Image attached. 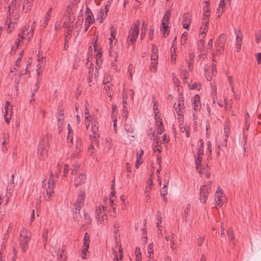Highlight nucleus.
Masks as SVG:
<instances>
[{
	"instance_id": "obj_1",
	"label": "nucleus",
	"mask_w": 261,
	"mask_h": 261,
	"mask_svg": "<svg viewBox=\"0 0 261 261\" xmlns=\"http://www.w3.org/2000/svg\"><path fill=\"white\" fill-rule=\"evenodd\" d=\"M139 28L140 22L137 21L134 23L129 32L127 38L128 41L129 40L133 44H134L136 41L139 32Z\"/></svg>"
},
{
	"instance_id": "obj_2",
	"label": "nucleus",
	"mask_w": 261,
	"mask_h": 261,
	"mask_svg": "<svg viewBox=\"0 0 261 261\" xmlns=\"http://www.w3.org/2000/svg\"><path fill=\"white\" fill-rule=\"evenodd\" d=\"M38 155L40 160H44L47 156L48 144L46 141L42 140L39 142L38 147Z\"/></svg>"
},
{
	"instance_id": "obj_3",
	"label": "nucleus",
	"mask_w": 261,
	"mask_h": 261,
	"mask_svg": "<svg viewBox=\"0 0 261 261\" xmlns=\"http://www.w3.org/2000/svg\"><path fill=\"white\" fill-rule=\"evenodd\" d=\"M107 211V207L104 206H99L98 207H96L95 210L96 218L98 221L103 222L107 219V216L106 215Z\"/></svg>"
},
{
	"instance_id": "obj_4",
	"label": "nucleus",
	"mask_w": 261,
	"mask_h": 261,
	"mask_svg": "<svg viewBox=\"0 0 261 261\" xmlns=\"http://www.w3.org/2000/svg\"><path fill=\"white\" fill-rule=\"evenodd\" d=\"M210 192V189L207 188L206 186H201L200 187L199 199L201 203H204L206 202Z\"/></svg>"
},
{
	"instance_id": "obj_5",
	"label": "nucleus",
	"mask_w": 261,
	"mask_h": 261,
	"mask_svg": "<svg viewBox=\"0 0 261 261\" xmlns=\"http://www.w3.org/2000/svg\"><path fill=\"white\" fill-rule=\"evenodd\" d=\"M84 195L85 194L81 192L78 195L76 202L74 204L73 208L75 209V212H78L81 210V207L84 204Z\"/></svg>"
},
{
	"instance_id": "obj_6",
	"label": "nucleus",
	"mask_w": 261,
	"mask_h": 261,
	"mask_svg": "<svg viewBox=\"0 0 261 261\" xmlns=\"http://www.w3.org/2000/svg\"><path fill=\"white\" fill-rule=\"evenodd\" d=\"M124 128L127 133V137L130 140H132L135 137L134 128L129 123H125Z\"/></svg>"
},
{
	"instance_id": "obj_7",
	"label": "nucleus",
	"mask_w": 261,
	"mask_h": 261,
	"mask_svg": "<svg viewBox=\"0 0 261 261\" xmlns=\"http://www.w3.org/2000/svg\"><path fill=\"white\" fill-rule=\"evenodd\" d=\"M192 108L195 112L199 111L201 108V102L200 100V97L198 95H196L192 99Z\"/></svg>"
},
{
	"instance_id": "obj_8",
	"label": "nucleus",
	"mask_w": 261,
	"mask_h": 261,
	"mask_svg": "<svg viewBox=\"0 0 261 261\" xmlns=\"http://www.w3.org/2000/svg\"><path fill=\"white\" fill-rule=\"evenodd\" d=\"M203 154V150L199 148L197 154V158L195 159V164L197 170H199L200 166H201L202 156Z\"/></svg>"
},
{
	"instance_id": "obj_9",
	"label": "nucleus",
	"mask_w": 261,
	"mask_h": 261,
	"mask_svg": "<svg viewBox=\"0 0 261 261\" xmlns=\"http://www.w3.org/2000/svg\"><path fill=\"white\" fill-rule=\"evenodd\" d=\"M64 118V113L61 110L59 112L58 114V130L59 133H60L62 131V124L63 123V120Z\"/></svg>"
},
{
	"instance_id": "obj_10",
	"label": "nucleus",
	"mask_w": 261,
	"mask_h": 261,
	"mask_svg": "<svg viewBox=\"0 0 261 261\" xmlns=\"http://www.w3.org/2000/svg\"><path fill=\"white\" fill-rule=\"evenodd\" d=\"M183 20L182 21V25L184 28L188 29L189 26L191 23V17L188 13H184L183 15Z\"/></svg>"
},
{
	"instance_id": "obj_11",
	"label": "nucleus",
	"mask_w": 261,
	"mask_h": 261,
	"mask_svg": "<svg viewBox=\"0 0 261 261\" xmlns=\"http://www.w3.org/2000/svg\"><path fill=\"white\" fill-rule=\"evenodd\" d=\"M30 239V236L29 235H27L20 240V246L23 252L25 251L26 249L28 247V243Z\"/></svg>"
},
{
	"instance_id": "obj_12",
	"label": "nucleus",
	"mask_w": 261,
	"mask_h": 261,
	"mask_svg": "<svg viewBox=\"0 0 261 261\" xmlns=\"http://www.w3.org/2000/svg\"><path fill=\"white\" fill-rule=\"evenodd\" d=\"M164 186L162 188L160 193H161V195L163 197V199L165 201H167V199L165 197V196L167 194V189L166 187H167V185L168 184V182H169L168 179H164Z\"/></svg>"
},
{
	"instance_id": "obj_13",
	"label": "nucleus",
	"mask_w": 261,
	"mask_h": 261,
	"mask_svg": "<svg viewBox=\"0 0 261 261\" xmlns=\"http://www.w3.org/2000/svg\"><path fill=\"white\" fill-rule=\"evenodd\" d=\"M86 176L83 174H80L74 179V186L77 187L81 183H84L86 180Z\"/></svg>"
},
{
	"instance_id": "obj_14",
	"label": "nucleus",
	"mask_w": 261,
	"mask_h": 261,
	"mask_svg": "<svg viewBox=\"0 0 261 261\" xmlns=\"http://www.w3.org/2000/svg\"><path fill=\"white\" fill-rule=\"evenodd\" d=\"M222 194L221 191H217L215 194V200L218 205H220L221 203L224 202V199L221 198Z\"/></svg>"
},
{
	"instance_id": "obj_15",
	"label": "nucleus",
	"mask_w": 261,
	"mask_h": 261,
	"mask_svg": "<svg viewBox=\"0 0 261 261\" xmlns=\"http://www.w3.org/2000/svg\"><path fill=\"white\" fill-rule=\"evenodd\" d=\"M112 46H110L109 49V55L110 57L114 60V62H116L117 59L118 57L119 49L118 48H116L115 50L114 49H112Z\"/></svg>"
},
{
	"instance_id": "obj_16",
	"label": "nucleus",
	"mask_w": 261,
	"mask_h": 261,
	"mask_svg": "<svg viewBox=\"0 0 261 261\" xmlns=\"http://www.w3.org/2000/svg\"><path fill=\"white\" fill-rule=\"evenodd\" d=\"M86 20H85L86 22L88 23L89 24H92L93 22V19L92 18L93 14H92L90 9L88 7H87V9H86Z\"/></svg>"
},
{
	"instance_id": "obj_17",
	"label": "nucleus",
	"mask_w": 261,
	"mask_h": 261,
	"mask_svg": "<svg viewBox=\"0 0 261 261\" xmlns=\"http://www.w3.org/2000/svg\"><path fill=\"white\" fill-rule=\"evenodd\" d=\"M171 15V12L170 11H167L165 12L162 21V25H168L169 20Z\"/></svg>"
},
{
	"instance_id": "obj_18",
	"label": "nucleus",
	"mask_w": 261,
	"mask_h": 261,
	"mask_svg": "<svg viewBox=\"0 0 261 261\" xmlns=\"http://www.w3.org/2000/svg\"><path fill=\"white\" fill-rule=\"evenodd\" d=\"M208 22H209L208 16L206 15V16H205V17H204L203 18V20H202V27H201V29H203L204 30L206 29V28H207V27L208 26ZM201 35H204L206 34L204 30H203L201 33Z\"/></svg>"
},
{
	"instance_id": "obj_19",
	"label": "nucleus",
	"mask_w": 261,
	"mask_h": 261,
	"mask_svg": "<svg viewBox=\"0 0 261 261\" xmlns=\"http://www.w3.org/2000/svg\"><path fill=\"white\" fill-rule=\"evenodd\" d=\"M210 169V167L207 165H206L205 167H203L202 168V166L199 167V170H197L198 173L201 174L202 173V170H203V172L205 174V176L208 178L210 177V172H209V170Z\"/></svg>"
},
{
	"instance_id": "obj_20",
	"label": "nucleus",
	"mask_w": 261,
	"mask_h": 261,
	"mask_svg": "<svg viewBox=\"0 0 261 261\" xmlns=\"http://www.w3.org/2000/svg\"><path fill=\"white\" fill-rule=\"evenodd\" d=\"M51 178L48 181V187L46 189V191H53L55 187V182L54 180V174L51 172L50 173Z\"/></svg>"
},
{
	"instance_id": "obj_21",
	"label": "nucleus",
	"mask_w": 261,
	"mask_h": 261,
	"mask_svg": "<svg viewBox=\"0 0 261 261\" xmlns=\"http://www.w3.org/2000/svg\"><path fill=\"white\" fill-rule=\"evenodd\" d=\"M103 84V88L107 92L108 96L111 97L112 95L111 91H112V85L111 83H110L109 82H107Z\"/></svg>"
},
{
	"instance_id": "obj_22",
	"label": "nucleus",
	"mask_w": 261,
	"mask_h": 261,
	"mask_svg": "<svg viewBox=\"0 0 261 261\" xmlns=\"http://www.w3.org/2000/svg\"><path fill=\"white\" fill-rule=\"evenodd\" d=\"M226 41V37L224 34L220 35L217 39L218 46L220 47H223Z\"/></svg>"
},
{
	"instance_id": "obj_23",
	"label": "nucleus",
	"mask_w": 261,
	"mask_h": 261,
	"mask_svg": "<svg viewBox=\"0 0 261 261\" xmlns=\"http://www.w3.org/2000/svg\"><path fill=\"white\" fill-rule=\"evenodd\" d=\"M89 243L90 236L88 233H85L83 243V247H85V250L88 249L89 246Z\"/></svg>"
},
{
	"instance_id": "obj_24",
	"label": "nucleus",
	"mask_w": 261,
	"mask_h": 261,
	"mask_svg": "<svg viewBox=\"0 0 261 261\" xmlns=\"http://www.w3.org/2000/svg\"><path fill=\"white\" fill-rule=\"evenodd\" d=\"M14 176L13 174H12L11 175V178H12L10 182V183L9 184V185L7 188V191L9 193V194H10L12 192V191H13V188H14Z\"/></svg>"
},
{
	"instance_id": "obj_25",
	"label": "nucleus",
	"mask_w": 261,
	"mask_h": 261,
	"mask_svg": "<svg viewBox=\"0 0 261 261\" xmlns=\"http://www.w3.org/2000/svg\"><path fill=\"white\" fill-rule=\"evenodd\" d=\"M236 40L237 51L239 52L241 47L242 38V37H240L238 35H237L236 37Z\"/></svg>"
},
{
	"instance_id": "obj_26",
	"label": "nucleus",
	"mask_w": 261,
	"mask_h": 261,
	"mask_svg": "<svg viewBox=\"0 0 261 261\" xmlns=\"http://www.w3.org/2000/svg\"><path fill=\"white\" fill-rule=\"evenodd\" d=\"M190 205L187 204V206L185 207V208L184 210V214H185V221L186 222H188V221H190V216L189 215V211L190 209Z\"/></svg>"
},
{
	"instance_id": "obj_27",
	"label": "nucleus",
	"mask_w": 261,
	"mask_h": 261,
	"mask_svg": "<svg viewBox=\"0 0 261 261\" xmlns=\"http://www.w3.org/2000/svg\"><path fill=\"white\" fill-rule=\"evenodd\" d=\"M54 194V191H46V195L44 196V199L46 201L51 200V198L53 196Z\"/></svg>"
},
{
	"instance_id": "obj_28",
	"label": "nucleus",
	"mask_w": 261,
	"mask_h": 261,
	"mask_svg": "<svg viewBox=\"0 0 261 261\" xmlns=\"http://www.w3.org/2000/svg\"><path fill=\"white\" fill-rule=\"evenodd\" d=\"M158 61H151L150 65V70L154 72L157 70Z\"/></svg>"
},
{
	"instance_id": "obj_29",
	"label": "nucleus",
	"mask_w": 261,
	"mask_h": 261,
	"mask_svg": "<svg viewBox=\"0 0 261 261\" xmlns=\"http://www.w3.org/2000/svg\"><path fill=\"white\" fill-rule=\"evenodd\" d=\"M152 99H153V102H154L153 111H154V118H155V119H156V116H158V114L159 113V110L157 106H156V101L155 100V98L152 97Z\"/></svg>"
},
{
	"instance_id": "obj_30",
	"label": "nucleus",
	"mask_w": 261,
	"mask_h": 261,
	"mask_svg": "<svg viewBox=\"0 0 261 261\" xmlns=\"http://www.w3.org/2000/svg\"><path fill=\"white\" fill-rule=\"evenodd\" d=\"M73 212L74 213L73 217L74 221H75L76 222L80 221L81 219V216L80 214L79 213L80 212H75V209H74V208H73Z\"/></svg>"
},
{
	"instance_id": "obj_31",
	"label": "nucleus",
	"mask_w": 261,
	"mask_h": 261,
	"mask_svg": "<svg viewBox=\"0 0 261 261\" xmlns=\"http://www.w3.org/2000/svg\"><path fill=\"white\" fill-rule=\"evenodd\" d=\"M180 70L181 71V75L182 77L184 79V81L186 80L188 77V74L186 71V70L184 68V66L181 65L180 67Z\"/></svg>"
},
{
	"instance_id": "obj_32",
	"label": "nucleus",
	"mask_w": 261,
	"mask_h": 261,
	"mask_svg": "<svg viewBox=\"0 0 261 261\" xmlns=\"http://www.w3.org/2000/svg\"><path fill=\"white\" fill-rule=\"evenodd\" d=\"M119 257L118 254L116 253L115 254L114 258L113 259V261H119V259H121L123 257V252L121 248L119 249Z\"/></svg>"
},
{
	"instance_id": "obj_33",
	"label": "nucleus",
	"mask_w": 261,
	"mask_h": 261,
	"mask_svg": "<svg viewBox=\"0 0 261 261\" xmlns=\"http://www.w3.org/2000/svg\"><path fill=\"white\" fill-rule=\"evenodd\" d=\"M188 40V33L185 32L181 35V43L182 44L187 43Z\"/></svg>"
},
{
	"instance_id": "obj_34",
	"label": "nucleus",
	"mask_w": 261,
	"mask_h": 261,
	"mask_svg": "<svg viewBox=\"0 0 261 261\" xmlns=\"http://www.w3.org/2000/svg\"><path fill=\"white\" fill-rule=\"evenodd\" d=\"M143 153V150H141V153L139 154L138 152L136 154V162L137 164H141L142 163V161L141 160V155Z\"/></svg>"
},
{
	"instance_id": "obj_35",
	"label": "nucleus",
	"mask_w": 261,
	"mask_h": 261,
	"mask_svg": "<svg viewBox=\"0 0 261 261\" xmlns=\"http://www.w3.org/2000/svg\"><path fill=\"white\" fill-rule=\"evenodd\" d=\"M175 109L177 110L178 108V110L180 111L182 109L184 108V100H178V104L176 107V103L174 104V106Z\"/></svg>"
},
{
	"instance_id": "obj_36",
	"label": "nucleus",
	"mask_w": 261,
	"mask_h": 261,
	"mask_svg": "<svg viewBox=\"0 0 261 261\" xmlns=\"http://www.w3.org/2000/svg\"><path fill=\"white\" fill-rule=\"evenodd\" d=\"M32 7V4H25V2L24 1L22 7V10L24 11L25 13H27L31 10Z\"/></svg>"
},
{
	"instance_id": "obj_37",
	"label": "nucleus",
	"mask_w": 261,
	"mask_h": 261,
	"mask_svg": "<svg viewBox=\"0 0 261 261\" xmlns=\"http://www.w3.org/2000/svg\"><path fill=\"white\" fill-rule=\"evenodd\" d=\"M147 251H148V257L149 258H151V254L153 253V243H150L148 245V248H147Z\"/></svg>"
},
{
	"instance_id": "obj_38",
	"label": "nucleus",
	"mask_w": 261,
	"mask_h": 261,
	"mask_svg": "<svg viewBox=\"0 0 261 261\" xmlns=\"http://www.w3.org/2000/svg\"><path fill=\"white\" fill-rule=\"evenodd\" d=\"M16 0H12L9 6V8L12 9V13H14V11L16 8Z\"/></svg>"
},
{
	"instance_id": "obj_39",
	"label": "nucleus",
	"mask_w": 261,
	"mask_h": 261,
	"mask_svg": "<svg viewBox=\"0 0 261 261\" xmlns=\"http://www.w3.org/2000/svg\"><path fill=\"white\" fill-rule=\"evenodd\" d=\"M152 184H153V181L151 179H150L147 182V185L146 186V187L145 188V193H148L150 191Z\"/></svg>"
},
{
	"instance_id": "obj_40",
	"label": "nucleus",
	"mask_w": 261,
	"mask_h": 261,
	"mask_svg": "<svg viewBox=\"0 0 261 261\" xmlns=\"http://www.w3.org/2000/svg\"><path fill=\"white\" fill-rule=\"evenodd\" d=\"M168 25L164 26L162 25V31L164 34V37H166L169 35V31L168 30Z\"/></svg>"
},
{
	"instance_id": "obj_41",
	"label": "nucleus",
	"mask_w": 261,
	"mask_h": 261,
	"mask_svg": "<svg viewBox=\"0 0 261 261\" xmlns=\"http://www.w3.org/2000/svg\"><path fill=\"white\" fill-rule=\"evenodd\" d=\"M80 167V165L78 164H75L73 166V169L71 171V174L74 175L76 174L77 173V171L79 170Z\"/></svg>"
},
{
	"instance_id": "obj_42",
	"label": "nucleus",
	"mask_w": 261,
	"mask_h": 261,
	"mask_svg": "<svg viewBox=\"0 0 261 261\" xmlns=\"http://www.w3.org/2000/svg\"><path fill=\"white\" fill-rule=\"evenodd\" d=\"M68 135L67 136V139L70 140L71 143H72L73 140V136H71V134L72 132L71 128H70V125L68 124Z\"/></svg>"
},
{
	"instance_id": "obj_43",
	"label": "nucleus",
	"mask_w": 261,
	"mask_h": 261,
	"mask_svg": "<svg viewBox=\"0 0 261 261\" xmlns=\"http://www.w3.org/2000/svg\"><path fill=\"white\" fill-rule=\"evenodd\" d=\"M111 36L115 39V36L116 34V29L115 28L114 25L111 27Z\"/></svg>"
},
{
	"instance_id": "obj_44",
	"label": "nucleus",
	"mask_w": 261,
	"mask_h": 261,
	"mask_svg": "<svg viewBox=\"0 0 261 261\" xmlns=\"http://www.w3.org/2000/svg\"><path fill=\"white\" fill-rule=\"evenodd\" d=\"M13 14V13H12V9H10V8L8 7V10L7 11V19H6L7 22L10 21L11 17Z\"/></svg>"
},
{
	"instance_id": "obj_45",
	"label": "nucleus",
	"mask_w": 261,
	"mask_h": 261,
	"mask_svg": "<svg viewBox=\"0 0 261 261\" xmlns=\"http://www.w3.org/2000/svg\"><path fill=\"white\" fill-rule=\"evenodd\" d=\"M158 51H152L151 57V61H158Z\"/></svg>"
},
{
	"instance_id": "obj_46",
	"label": "nucleus",
	"mask_w": 261,
	"mask_h": 261,
	"mask_svg": "<svg viewBox=\"0 0 261 261\" xmlns=\"http://www.w3.org/2000/svg\"><path fill=\"white\" fill-rule=\"evenodd\" d=\"M189 86L191 89H199V85L196 83L189 84Z\"/></svg>"
},
{
	"instance_id": "obj_47",
	"label": "nucleus",
	"mask_w": 261,
	"mask_h": 261,
	"mask_svg": "<svg viewBox=\"0 0 261 261\" xmlns=\"http://www.w3.org/2000/svg\"><path fill=\"white\" fill-rule=\"evenodd\" d=\"M227 235H228V237L229 239L232 240L234 238V236H233V231L232 230V229L229 228L228 229H227Z\"/></svg>"
},
{
	"instance_id": "obj_48",
	"label": "nucleus",
	"mask_w": 261,
	"mask_h": 261,
	"mask_svg": "<svg viewBox=\"0 0 261 261\" xmlns=\"http://www.w3.org/2000/svg\"><path fill=\"white\" fill-rule=\"evenodd\" d=\"M58 254V258L60 261H66V256L64 254V253H60V254H59V252L57 253Z\"/></svg>"
},
{
	"instance_id": "obj_49",
	"label": "nucleus",
	"mask_w": 261,
	"mask_h": 261,
	"mask_svg": "<svg viewBox=\"0 0 261 261\" xmlns=\"http://www.w3.org/2000/svg\"><path fill=\"white\" fill-rule=\"evenodd\" d=\"M227 79L229 82V85L231 87V91H232V92L234 93V85H233V82L232 81L231 77L230 76H228L227 77Z\"/></svg>"
},
{
	"instance_id": "obj_50",
	"label": "nucleus",
	"mask_w": 261,
	"mask_h": 261,
	"mask_svg": "<svg viewBox=\"0 0 261 261\" xmlns=\"http://www.w3.org/2000/svg\"><path fill=\"white\" fill-rule=\"evenodd\" d=\"M261 39V33L260 31H259L255 34V41L257 43H258Z\"/></svg>"
},
{
	"instance_id": "obj_51",
	"label": "nucleus",
	"mask_w": 261,
	"mask_h": 261,
	"mask_svg": "<svg viewBox=\"0 0 261 261\" xmlns=\"http://www.w3.org/2000/svg\"><path fill=\"white\" fill-rule=\"evenodd\" d=\"M84 219H85V223L87 224H88L90 223L91 218H90V216L87 214L85 213H84Z\"/></svg>"
},
{
	"instance_id": "obj_52",
	"label": "nucleus",
	"mask_w": 261,
	"mask_h": 261,
	"mask_svg": "<svg viewBox=\"0 0 261 261\" xmlns=\"http://www.w3.org/2000/svg\"><path fill=\"white\" fill-rule=\"evenodd\" d=\"M211 88L212 89V94L213 96H217V88L215 84L212 85Z\"/></svg>"
},
{
	"instance_id": "obj_53",
	"label": "nucleus",
	"mask_w": 261,
	"mask_h": 261,
	"mask_svg": "<svg viewBox=\"0 0 261 261\" xmlns=\"http://www.w3.org/2000/svg\"><path fill=\"white\" fill-rule=\"evenodd\" d=\"M12 112L11 111V109H10V114L9 115H4V119L5 121L8 124L10 122V119H11V115L12 114Z\"/></svg>"
},
{
	"instance_id": "obj_54",
	"label": "nucleus",
	"mask_w": 261,
	"mask_h": 261,
	"mask_svg": "<svg viewBox=\"0 0 261 261\" xmlns=\"http://www.w3.org/2000/svg\"><path fill=\"white\" fill-rule=\"evenodd\" d=\"M111 195H112V196H111L110 197L109 201H110V203H111L110 205H111V206H113V202H114V200H115V199H114V197H113V196H114V193H113V192H111ZM113 207V210H115V208H116V207Z\"/></svg>"
},
{
	"instance_id": "obj_55",
	"label": "nucleus",
	"mask_w": 261,
	"mask_h": 261,
	"mask_svg": "<svg viewBox=\"0 0 261 261\" xmlns=\"http://www.w3.org/2000/svg\"><path fill=\"white\" fill-rule=\"evenodd\" d=\"M94 134V135H93V141H92V143L93 144H97L98 143V138L99 137V135L97 134V133H93Z\"/></svg>"
},
{
	"instance_id": "obj_56",
	"label": "nucleus",
	"mask_w": 261,
	"mask_h": 261,
	"mask_svg": "<svg viewBox=\"0 0 261 261\" xmlns=\"http://www.w3.org/2000/svg\"><path fill=\"white\" fill-rule=\"evenodd\" d=\"M154 33V29L153 28H150L149 30V39L152 40L153 39Z\"/></svg>"
},
{
	"instance_id": "obj_57",
	"label": "nucleus",
	"mask_w": 261,
	"mask_h": 261,
	"mask_svg": "<svg viewBox=\"0 0 261 261\" xmlns=\"http://www.w3.org/2000/svg\"><path fill=\"white\" fill-rule=\"evenodd\" d=\"M153 149L154 152H158L159 153H160L162 151V147H160V146H157L156 145H154V147H153Z\"/></svg>"
},
{
	"instance_id": "obj_58",
	"label": "nucleus",
	"mask_w": 261,
	"mask_h": 261,
	"mask_svg": "<svg viewBox=\"0 0 261 261\" xmlns=\"http://www.w3.org/2000/svg\"><path fill=\"white\" fill-rule=\"evenodd\" d=\"M39 84V79L37 80V81L36 82V88L33 90V92L32 93V96H34V95H35V93H36L37 91L38 90V88H39V87H38V85Z\"/></svg>"
},
{
	"instance_id": "obj_59",
	"label": "nucleus",
	"mask_w": 261,
	"mask_h": 261,
	"mask_svg": "<svg viewBox=\"0 0 261 261\" xmlns=\"http://www.w3.org/2000/svg\"><path fill=\"white\" fill-rule=\"evenodd\" d=\"M87 251L88 249L85 250V247H83L82 253L81 255V256L83 259H85L86 258V254Z\"/></svg>"
},
{
	"instance_id": "obj_60",
	"label": "nucleus",
	"mask_w": 261,
	"mask_h": 261,
	"mask_svg": "<svg viewBox=\"0 0 261 261\" xmlns=\"http://www.w3.org/2000/svg\"><path fill=\"white\" fill-rule=\"evenodd\" d=\"M204 241V238L203 237H199L198 240H197V244L198 245V246H201L202 243H203V242Z\"/></svg>"
},
{
	"instance_id": "obj_61",
	"label": "nucleus",
	"mask_w": 261,
	"mask_h": 261,
	"mask_svg": "<svg viewBox=\"0 0 261 261\" xmlns=\"http://www.w3.org/2000/svg\"><path fill=\"white\" fill-rule=\"evenodd\" d=\"M224 1L225 0H221L220 4H219V6L218 7V10H220L221 8L223 9L224 5H225Z\"/></svg>"
},
{
	"instance_id": "obj_62",
	"label": "nucleus",
	"mask_w": 261,
	"mask_h": 261,
	"mask_svg": "<svg viewBox=\"0 0 261 261\" xmlns=\"http://www.w3.org/2000/svg\"><path fill=\"white\" fill-rule=\"evenodd\" d=\"M147 30L146 28H145V30H144L143 28L141 29V40H143V38L145 37V32Z\"/></svg>"
},
{
	"instance_id": "obj_63",
	"label": "nucleus",
	"mask_w": 261,
	"mask_h": 261,
	"mask_svg": "<svg viewBox=\"0 0 261 261\" xmlns=\"http://www.w3.org/2000/svg\"><path fill=\"white\" fill-rule=\"evenodd\" d=\"M106 147L108 150H110L112 148V144L109 140H107L106 142Z\"/></svg>"
},
{
	"instance_id": "obj_64",
	"label": "nucleus",
	"mask_w": 261,
	"mask_h": 261,
	"mask_svg": "<svg viewBox=\"0 0 261 261\" xmlns=\"http://www.w3.org/2000/svg\"><path fill=\"white\" fill-rule=\"evenodd\" d=\"M155 123L158 127L163 126L162 121L161 119L159 118L158 120H156Z\"/></svg>"
}]
</instances>
